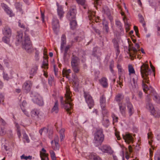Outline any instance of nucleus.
<instances>
[{"label": "nucleus", "mask_w": 160, "mask_h": 160, "mask_svg": "<svg viewBox=\"0 0 160 160\" xmlns=\"http://www.w3.org/2000/svg\"><path fill=\"white\" fill-rule=\"evenodd\" d=\"M153 71V70L152 71L149 69L148 65L147 64L143 63L140 67L141 73L143 78L142 85L144 91L147 94L152 95L153 94L154 96L153 99L156 102H159V97L158 96L152 88L148 87L146 84V83L148 84L149 83V76L151 75H154Z\"/></svg>", "instance_id": "nucleus-1"}, {"label": "nucleus", "mask_w": 160, "mask_h": 160, "mask_svg": "<svg viewBox=\"0 0 160 160\" xmlns=\"http://www.w3.org/2000/svg\"><path fill=\"white\" fill-rule=\"evenodd\" d=\"M16 40L22 45V48L29 53L32 52L33 49L29 36L26 33L23 35L21 32H18L16 37Z\"/></svg>", "instance_id": "nucleus-2"}, {"label": "nucleus", "mask_w": 160, "mask_h": 160, "mask_svg": "<svg viewBox=\"0 0 160 160\" xmlns=\"http://www.w3.org/2000/svg\"><path fill=\"white\" fill-rule=\"evenodd\" d=\"M66 93L65 95V100H64L62 97H60V102L62 107H64L66 111L71 114L70 111L73 108V104L72 102V101L71 98L72 96L71 92L70 91L69 86L67 85L66 87Z\"/></svg>", "instance_id": "nucleus-3"}, {"label": "nucleus", "mask_w": 160, "mask_h": 160, "mask_svg": "<svg viewBox=\"0 0 160 160\" xmlns=\"http://www.w3.org/2000/svg\"><path fill=\"white\" fill-rule=\"evenodd\" d=\"M102 129L98 130L95 134L94 139V142L97 145L101 144L104 140V135Z\"/></svg>", "instance_id": "nucleus-4"}, {"label": "nucleus", "mask_w": 160, "mask_h": 160, "mask_svg": "<svg viewBox=\"0 0 160 160\" xmlns=\"http://www.w3.org/2000/svg\"><path fill=\"white\" fill-rule=\"evenodd\" d=\"M84 97L86 102L89 107V108L91 109L94 105V102L92 97L88 92H84Z\"/></svg>", "instance_id": "nucleus-5"}, {"label": "nucleus", "mask_w": 160, "mask_h": 160, "mask_svg": "<svg viewBox=\"0 0 160 160\" xmlns=\"http://www.w3.org/2000/svg\"><path fill=\"white\" fill-rule=\"evenodd\" d=\"M76 8L75 7H72L69 12L67 15V17L70 21L74 19L76 17Z\"/></svg>", "instance_id": "nucleus-6"}, {"label": "nucleus", "mask_w": 160, "mask_h": 160, "mask_svg": "<svg viewBox=\"0 0 160 160\" xmlns=\"http://www.w3.org/2000/svg\"><path fill=\"white\" fill-rule=\"evenodd\" d=\"M38 70V65L36 63L33 64L29 70L30 78H32L37 72Z\"/></svg>", "instance_id": "nucleus-7"}, {"label": "nucleus", "mask_w": 160, "mask_h": 160, "mask_svg": "<svg viewBox=\"0 0 160 160\" xmlns=\"http://www.w3.org/2000/svg\"><path fill=\"white\" fill-rule=\"evenodd\" d=\"M127 101V105L128 111V113L130 116H131L134 113V109L133 106L131 102H130L129 98H127L126 99Z\"/></svg>", "instance_id": "nucleus-8"}, {"label": "nucleus", "mask_w": 160, "mask_h": 160, "mask_svg": "<svg viewBox=\"0 0 160 160\" xmlns=\"http://www.w3.org/2000/svg\"><path fill=\"white\" fill-rule=\"evenodd\" d=\"M32 83L30 81H27L25 82L22 86V89L26 92L30 91L32 86Z\"/></svg>", "instance_id": "nucleus-9"}, {"label": "nucleus", "mask_w": 160, "mask_h": 160, "mask_svg": "<svg viewBox=\"0 0 160 160\" xmlns=\"http://www.w3.org/2000/svg\"><path fill=\"white\" fill-rule=\"evenodd\" d=\"M122 137L125 142L128 143L132 142L133 141V137L129 133H126L125 135H122Z\"/></svg>", "instance_id": "nucleus-10"}, {"label": "nucleus", "mask_w": 160, "mask_h": 160, "mask_svg": "<svg viewBox=\"0 0 160 160\" xmlns=\"http://www.w3.org/2000/svg\"><path fill=\"white\" fill-rule=\"evenodd\" d=\"M52 25L53 29L54 32L56 33H57V30L59 27L58 20L56 18H54L52 22Z\"/></svg>", "instance_id": "nucleus-11"}, {"label": "nucleus", "mask_w": 160, "mask_h": 160, "mask_svg": "<svg viewBox=\"0 0 160 160\" xmlns=\"http://www.w3.org/2000/svg\"><path fill=\"white\" fill-rule=\"evenodd\" d=\"M3 33L4 36L11 37L12 35V30L8 26H6L4 28L3 30Z\"/></svg>", "instance_id": "nucleus-12"}, {"label": "nucleus", "mask_w": 160, "mask_h": 160, "mask_svg": "<svg viewBox=\"0 0 160 160\" xmlns=\"http://www.w3.org/2000/svg\"><path fill=\"white\" fill-rule=\"evenodd\" d=\"M59 137L58 136H56L55 137L54 141H52L51 143L52 145V148L54 150L57 149V147L59 146L58 142H59Z\"/></svg>", "instance_id": "nucleus-13"}, {"label": "nucleus", "mask_w": 160, "mask_h": 160, "mask_svg": "<svg viewBox=\"0 0 160 160\" xmlns=\"http://www.w3.org/2000/svg\"><path fill=\"white\" fill-rule=\"evenodd\" d=\"M124 98V95L122 93L117 94L115 97V100L119 104V103H122V101Z\"/></svg>", "instance_id": "nucleus-14"}, {"label": "nucleus", "mask_w": 160, "mask_h": 160, "mask_svg": "<svg viewBox=\"0 0 160 160\" xmlns=\"http://www.w3.org/2000/svg\"><path fill=\"white\" fill-rule=\"evenodd\" d=\"M2 8L4 9L6 12L9 15L10 17H12L14 16V14L9 9L8 6L4 3H2L1 5Z\"/></svg>", "instance_id": "nucleus-15"}, {"label": "nucleus", "mask_w": 160, "mask_h": 160, "mask_svg": "<svg viewBox=\"0 0 160 160\" xmlns=\"http://www.w3.org/2000/svg\"><path fill=\"white\" fill-rule=\"evenodd\" d=\"M42 152H41L40 153V157L42 160H48V154L46 153V150L44 148H42Z\"/></svg>", "instance_id": "nucleus-16"}, {"label": "nucleus", "mask_w": 160, "mask_h": 160, "mask_svg": "<svg viewBox=\"0 0 160 160\" xmlns=\"http://www.w3.org/2000/svg\"><path fill=\"white\" fill-rule=\"evenodd\" d=\"M88 158L90 160H102L99 156L93 152L90 153L88 156Z\"/></svg>", "instance_id": "nucleus-17"}, {"label": "nucleus", "mask_w": 160, "mask_h": 160, "mask_svg": "<svg viewBox=\"0 0 160 160\" xmlns=\"http://www.w3.org/2000/svg\"><path fill=\"white\" fill-rule=\"evenodd\" d=\"M112 42L113 43L114 48L116 52V56L117 57L120 53L119 45L118 41L116 40H113Z\"/></svg>", "instance_id": "nucleus-18"}, {"label": "nucleus", "mask_w": 160, "mask_h": 160, "mask_svg": "<svg viewBox=\"0 0 160 160\" xmlns=\"http://www.w3.org/2000/svg\"><path fill=\"white\" fill-rule=\"evenodd\" d=\"M79 59L78 57L74 56H73L71 62V66L79 65Z\"/></svg>", "instance_id": "nucleus-19"}, {"label": "nucleus", "mask_w": 160, "mask_h": 160, "mask_svg": "<svg viewBox=\"0 0 160 160\" xmlns=\"http://www.w3.org/2000/svg\"><path fill=\"white\" fill-rule=\"evenodd\" d=\"M34 102L39 105L42 106L43 104V101L42 98L40 95H38L34 99Z\"/></svg>", "instance_id": "nucleus-20"}, {"label": "nucleus", "mask_w": 160, "mask_h": 160, "mask_svg": "<svg viewBox=\"0 0 160 160\" xmlns=\"http://www.w3.org/2000/svg\"><path fill=\"white\" fill-rule=\"evenodd\" d=\"M119 110L122 114L124 116L126 113V107L124 104L123 103H119Z\"/></svg>", "instance_id": "nucleus-21"}, {"label": "nucleus", "mask_w": 160, "mask_h": 160, "mask_svg": "<svg viewBox=\"0 0 160 160\" xmlns=\"http://www.w3.org/2000/svg\"><path fill=\"white\" fill-rule=\"evenodd\" d=\"M105 98L103 96H102L100 98V102L101 106L103 110H105Z\"/></svg>", "instance_id": "nucleus-22"}, {"label": "nucleus", "mask_w": 160, "mask_h": 160, "mask_svg": "<svg viewBox=\"0 0 160 160\" xmlns=\"http://www.w3.org/2000/svg\"><path fill=\"white\" fill-rule=\"evenodd\" d=\"M39 111L37 109L32 110L31 112V116L32 118L37 117L38 118V115L39 114Z\"/></svg>", "instance_id": "nucleus-23"}, {"label": "nucleus", "mask_w": 160, "mask_h": 160, "mask_svg": "<svg viewBox=\"0 0 160 160\" xmlns=\"http://www.w3.org/2000/svg\"><path fill=\"white\" fill-rule=\"evenodd\" d=\"M58 102L57 101H56L55 102L54 105L52 108L51 112H54L56 113H57L58 111Z\"/></svg>", "instance_id": "nucleus-24"}, {"label": "nucleus", "mask_w": 160, "mask_h": 160, "mask_svg": "<svg viewBox=\"0 0 160 160\" xmlns=\"http://www.w3.org/2000/svg\"><path fill=\"white\" fill-rule=\"evenodd\" d=\"M100 84L103 87L106 88L108 86V83L106 78H102L99 80Z\"/></svg>", "instance_id": "nucleus-25"}, {"label": "nucleus", "mask_w": 160, "mask_h": 160, "mask_svg": "<svg viewBox=\"0 0 160 160\" xmlns=\"http://www.w3.org/2000/svg\"><path fill=\"white\" fill-rule=\"evenodd\" d=\"M57 5L58 7V14L60 16V18H61L64 13L62 7L59 6L58 3H57Z\"/></svg>", "instance_id": "nucleus-26"}, {"label": "nucleus", "mask_w": 160, "mask_h": 160, "mask_svg": "<svg viewBox=\"0 0 160 160\" xmlns=\"http://www.w3.org/2000/svg\"><path fill=\"white\" fill-rule=\"evenodd\" d=\"M146 108L150 111L151 113H152L153 112H154V107L151 103L148 102L147 103L146 105Z\"/></svg>", "instance_id": "nucleus-27"}, {"label": "nucleus", "mask_w": 160, "mask_h": 160, "mask_svg": "<svg viewBox=\"0 0 160 160\" xmlns=\"http://www.w3.org/2000/svg\"><path fill=\"white\" fill-rule=\"evenodd\" d=\"M138 77L137 75H135V77L132 79V86L133 88H137L138 87L137 81Z\"/></svg>", "instance_id": "nucleus-28"}, {"label": "nucleus", "mask_w": 160, "mask_h": 160, "mask_svg": "<svg viewBox=\"0 0 160 160\" xmlns=\"http://www.w3.org/2000/svg\"><path fill=\"white\" fill-rule=\"evenodd\" d=\"M101 149L103 152L108 153L110 149L109 147L106 145H104L102 147Z\"/></svg>", "instance_id": "nucleus-29"}, {"label": "nucleus", "mask_w": 160, "mask_h": 160, "mask_svg": "<svg viewBox=\"0 0 160 160\" xmlns=\"http://www.w3.org/2000/svg\"><path fill=\"white\" fill-rule=\"evenodd\" d=\"M138 17L140 22L142 24L143 27L145 28L146 23L143 16L141 14H138Z\"/></svg>", "instance_id": "nucleus-30"}, {"label": "nucleus", "mask_w": 160, "mask_h": 160, "mask_svg": "<svg viewBox=\"0 0 160 160\" xmlns=\"http://www.w3.org/2000/svg\"><path fill=\"white\" fill-rule=\"evenodd\" d=\"M103 124L106 127H107L109 126V120L107 117L104 116L103 118Z\"/></svg>", "instance_id": "nucleus-31"}, {"label": "nucleus", "mask_w": 160, "mask_h": 160, "mask_svg": "<svg viewBox=\"0 0 160 160\" xmlns=\"http://www.w3.org/2000/svg\"><path fill=\"white\" fill-rule=\"evenodd\" d=\"M79 65L72 66V70L73 72L75 73H78L80 71V68Z\"/></svg>", "instance_id": "nucleus-32"}, {"label": "nucleus", "mask_w": 160, "mask_h": 160, "mask_svg": "<svg viewBox=\"0 0 160 160\" xmlns=\"http://www.w3.org/2000/svg\"><path fill=\"white\" fill-rule=\"evenodd\" d=\"M115 22V24L116 26L120 30L121 32L122 31L123 29L122 28V24L121 22L118 20H116Z\"/></svg>", "instance_id": "nucleus-33"}, {"label": "nucleus", "mask_w": 160, "mask_h": 160, "mask_svg": "<svg viewBox=\"0 0 160 160\" xmlns=\"http://www.w3.org/2000/svg\"><path fill=\"white\" fill-rule=\"evenodd\" d=\"M103 28L105 30L107 33L108 32L109 28L108 27V23L105 20H104L103 22Z\"/></svg>", "instance_id": "nucleus-34"}, {"label": "nucleus", "mask_w": 160, "mask_h": 160, "mask_svg": "<svg viewBox=\"0 0 160 160\" xmlns=\"http://www.w3.org/2000/svg\"><path fill=\"white\" fill-rule=\"evenodd\" d=\"M70 24L71 28L72 29H74L76 28L77 25V23L76 20L72 19L70 22Z\"/></svg>", "instance_id": "nucleus-35"}, {"label": "nucleus", "mask_w": 160, "mask_h": 160, "mask_svg": "<svg viewBox=\"0 0 160 160\" xmlns=\"http://www.w3.org/2000/svg\"><path fill=\"white\" fill-rule=\"evenodd\" d=\"M71 70L70 69H68V70H65V69H63L62 70V74L63 77L66 76L67 77L69 74L71 73Z\"/></svg>", "instance_id": "nucleus-36"}, {"label": "nucleus", "mask_w": 160, "mask_h": 160, "mask_svg": "<svg viewBox=\"0 0 160 160\" xmlns=\"http://www.w3.org/2000/svg\"><path fill=\"white\" fill-rule=\"evenodd\" d=\"M65 131V129L64 128H62L59 131L60 133V139L61 141H62L64 138V132Z\"/></svg>", "instance_id": "nucleus-37"}, {"label": "nucleus", "mask_w": 160, "mask_h": 160, "mask_svg": "<svg viewBox=\"0 0 160 160\" xmlns=\"http://www.w3.org/2000/svg\"><path fill=\"white\" fill-rule=\"evenodd\" d=\"M128 68L129 75H130L131 74H133L135 73V70L132 65H129L128 66Z\"/></svg>", "instance_id": "nucleus-38"}, {"label": "nucleus", "mask_w": 160, "mask_h": 160, "mask_svg": "<svg viewBox=\"0 0 160 160\" xmlns=\"http://www.w3.org/2000/svg\"><path fill=\"white\" fill-rule=\"evenodd\" d=\"M11 37H9L8 36H4L2 38V40L5 43H8L10 41V39Z\"/></svg>", "instance_id": "nucleus-39"}, {"label": "nucleus", "mask_w": 160, "mask_h": 160, "mask_svg": "<svg viewBox=\"0 0 160 160\" xmlns=\"http://www.w3.org/2000/svg\"><path fill=\"white\" fill-rule=\"evenodd\" d=\"M16 126L17 128V133L19 137V138H20L21 136V134L20 132V127L18 123L16 124Z\"/></svg>", "instance_id": "nucleus-40"}, {"label": "nucleus", "mask_w": 160, "mask_h": 160, "mask_svg": "<svg viewBox=\"0 0 160 160\" xmlns=\"http://www.w3.org/2000/svg\"><path fill=\"white\" fill-rule=\"evenodd\" d=\"M129 51H132L133 52L134 54H137L138 51H140V49L137 50L135 48L131 46L129 48Z\"/></svg>", "instance_id": "nucleus-41"}, {"label": "nucleus", "mask_w": 160, "mask_h": 160, "mask_svg": "<svg viewBox=\"0 0 160 160\" xmlns=\"http://www.w3.org/2000/svg\"><path fill=\"white\" fill-rule=\"evenodd\" d=\"M50 153L52 160H56V158L54 152L52 150L50 151Z\"/></svg>", "instance_id": "nucleus-42"}, {"label": "nucleus", "mask_w": 160, "mask_h": 160, "mask_svg": "<svg viewBox=\"0 0 160 160\" xmlns=\"http://www.w3.org/2000/svg\"><path fill=\"white\" fill-rule=\"evenodd\" d=\"M117 68H118V70L119 74V75H121L123 71V70L121 66L119 64H118L117 65Z\"/></svg>", "instance_id": "nucleus-43"}, {"label": "nucleus", "mask_w": 160, "mask_h": 160, "mask_svg": "<svg viewBox=\"0 0 160 160\" xmlns=\"http://www.w3.org/2000/svg\"><path fill=\"white\" fill-rule=\"evenodd\" d=\"M47 132L48 129L45 128H42L39 131V132L40 133L41 135H42L43 133L45 134L47 133Z\"/></svg>", "instance_id": "nucleus-44"}, {"label": "nucleus", "mask_w": 160, "mask_h": 160, "mask_svg": "<svg viewBox=\"0 0 160 160\" xmlns=\"http://www.w3.org/2000/svg\"><path fill=\"white\" fill-rule=\"evenodd\" d=\"M103 10L104 12L109 17L110 15L109 9L107 7H105L103 8Z\"/></svg>", "instance_id": "nucleus-45"}, {"label": "nucleus", "mask_w": 160, "mask_h": 160, "mask_svg": "<svg viewBox=\"0 0 160 160\" xmlns=\"http://www.w3.org/2000/svg\"><path fill=\"white\" fill-rule=\"evenodd\" d=\"M155 160H160V152L158 151L155 155Z\"/></svg>", "instance_id": "nucleus-46"}, {"label": "nucleus", "mask_w": 160, "mask_h": 160, "mask_svg": "<svg viewBox=\"0 0 160 160\" xmlns=\"http://www.w3.org/2000/svg\"><path fill=\"white\" fill-rule=\"evenodd\" d=\"M120 146L122 148V155L123 156H124L125 152H126V151H127V148L126 147H125L123 145H120Z\"/></svg>", "instance_id": "nucleus-47"}, {"label": "nucleus", "mask_w": 160, "mask_h": 160, "mask_svg": "<svg viewBox=\"0 0 160 160\" xmlns=\"http://www.w3.org/2000/svg\"><path fill=\"white\" fill-rule=\"evenodd\" d=\"M6 133V130L4 128H0V135L3 136Z\"/></svg>", "instance_id": "nucleus-48"}, {"label": "nucleus", "mask_w": 160, "mask_h": 160, "mask_svg": "<svg viewBox=\"0 0 160 160\" xmlns=\"http://www.w3.org/2000/svg\"><path fill=\"white\" fill-rule=\"evenodd\" d=\"M77 2L79 4L84 6L85 5V0H76Z\"/></svg>", "instance_id": "nucleus-49"}, {"label": "nucleus", "mask_w": 160, "mask_h": 160, "mask_svg": "<svg viewBox=\"0 0 160 160\" xmlns=\"http://www.w3.org/2000/svg\"><path fill=\"white\" fill-rule=\"evenodd\" d=\"M70 45H68L66 46L65 49H64V57H66L67 55V53L68 52V50L70 48Z\"/></svg>", "instance_id": "nucleus-50"}, {"label": "nucleus", "mask_w": 160, "mask_h": 160, "mask_svg": "<svg viewBox=\"0 0 160 160\" xmlns=\"http://www.w3.org/2000/svg\"><path fill=\"white\" fill-rule=\"evenodd\" d=\"M112 118L113 119V123L114 124L115 122H117L118 121V117L116 116L114 114H112Z\"/></svg>", "instance_id": "nucleus-51"}, {"label": "nucleus", "mask_w": 160, "mask_h": 160, "mask_svg": "<svg viewBox=\"0 0 160 160\" xmlns=\"http://www.w3.org/2000/svg\"><path fill=\"white\" fill-rule=\"evenodd\" d=\"M32 157L30 156H26L24 155H22L21 156V159H25V160L31 159H32Z\"/></svg>", "instance_id": "nucleus-52"}, {"label": "nucleus", "mask_w": 160, "mask_h": 160, "mask_svg": "<svg viewBox=\"0 0 160 160\" xmlns=\"http://www.w3.org/2000/svg\"><path fill=\"white\" fill-rule=\"evenodd\" d=\"M151 114L153 115L155 117L158 118L160 116V114L159 112H157L156 111H154V112H153Z\"/></svg>", "instance_id": "nucleus-53"}, {"label": "nucleus", "mask_w": 160, "mask_h": 160, "mask_svg": "<svg viewBox=\"0 0 160 160\" xmlns=\"http://www.w3.org/2000/svg\"><path fill=\"white\" fill-rule=\"evenodd\" d=\"M21 109L23 112L24 113L25 115H26L28 117L29 116V114L27 111L26 110V109L22 107H21Z\"/></svg>", "instance_id": "nucleus-54"}, {"label": "nucleus", "mask_w": 160, "mask_h": 160, "mask_svg": "<svg viewBox=\"0 0 160 160\" xmlns=\"http://www.w3.org/2000/svg\"><path fill=\"white\" fill-rule=\"evenodd\" d=\"M113 151L111 149V154H112L113 157L112 160H118L117 157L113 153Z\"/></svg>", "instance_id": "nucleus-55"}, {"label": "nucleus", "mask_w": 160, "mask_h": 160, "mask_svg": "<svg viewBox=\"0 0 160 160\" xmlns=\"http://www.w3.org/2000/svg\"><path fill=\"white\" fill-rule=\"evenodd\" d=\"M48 65V60L47 58L45 59L43 61V66H47Z\"/></svg>", "instance_id": "nucleus-56"}, {"label": "nucleus", "mask_w": 160, "mask_h": 160, "mask_svg": "<svg viewBox=\"0 0 160 160\" xmlns=\"http://www.w3.org/2000/svg\"><path fill=\"white\" fill-rule=\"evenodd\" d=\"M115 135L116 136V137L117 138V139L118 140H119L120 139V137L119 135V132L117 131L116 130V129L115 130Z\"/></svg>", "instance_id": "nucleus-57"}, {"label": "nucleus", "mask_w": 160, "mask_h": 160, "mask_svg": "<svg viewBox=\"0 0 160 160\" xmlns=\"http://www.w3.org/2000/svg\"><path fill=\"white\" fill-rule=\"evenodd\" d=\"M3 78L4 80H8L9 79V78L7 74L4 73L3 74Z\"/></svg>", "instance_id": "nucleus-58"}, {"label": "nucleus", "mask_w": 160, "mask_h": 160, "mask_svg": "<svg viewBox=\"0 0 160 160\" xmlns=\"http://www.w3.org/2000/svg\"><path fill=\"white\" fill-rule=\"evenodd\" d=\"M66 41H61V49L62 50L64 47V45L66 44Z\"/></svg>", "instance_id": "nucleus-59"}, {"label": "nucleus", "mask_w": 160, "mask_h": 160, "mask_svg": "<svg viewBox=\"0 0 160 160\" xmlns=\"http://www.w3.org/2000/svg\"><path fill=\"white\" fill-rule=\"evenodd\" d=\"M54 71L55 73V74L56 76H58V69L56 68L55 65H54Z\"/></svg>", "instance_id": "nucleus-60"}, {"label": "nucleus", "mask_w": 160, "mask_h": 160, "mask_svg": "<svg viewBox=\"0 0 160 160\" xmlns=\"http://www.w3.org/2000/svg\"><path fill=\"white\" fill-rule=\"evenodd\" d=\"M93 28L94 31L98 35H100V31L99 29H97L95 27H93Z\"/></svg>", "instance_id": "nucleus-61"}, {"label": "nucleus", "mask_w": 160, "mask_h": 160, "mask_svg": "<svg viewBox=\"0 0 160 160\" xmlns=\"http://www.w3.org/2000/svg\"><path fill=\"white\" fill-rule=\"evenodd\" d=\"M23 137L24 139H25L26 141L27 142H29V139L28 138V137L26 134H25L24 135Z\"/></svg>", "instance_id": "nucleus-62"}, {"label": "nucleus", "mask_w": 160, "mask_h": 160, "mask_svg": "<svg viewBox=\"0 0 160 160\" xmlns=\"http://www.w3.org/2000/svg\"><path fill=\"white\" fill-rule=\"evenodd\" d=\"M61 41H66V37L65 34L62 35L61 37Z\"/></svg>", "instance_id": "nucleus-63"}, {"label": "nucleus", "mask_w": 160, "mask_h": 160, "mask_svg": "<svg viewBox=\"0 0 160 160\" xmlns=\"http://www.w3.org/2000/svg\"><path fill=\"white\" fill-rule=\"evenodd\" d=\"M128 150L129 153V154H131V153L133 151L132 150V147L131 145H129L128 147Z\"/></svg>", "instance_id": "nucleus-64"}]
</instances>
